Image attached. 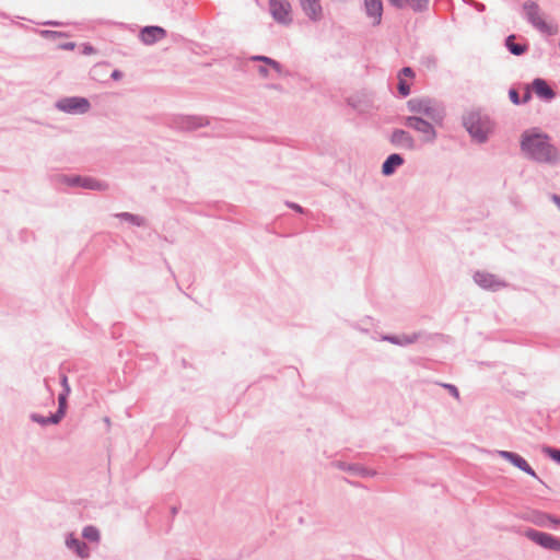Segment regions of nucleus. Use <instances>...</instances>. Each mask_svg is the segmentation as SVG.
<instances>
[{"label":"nucleus","mask_w":560,"mask_h":560,"mask_svg":"<svg viewBox=\"0 0 560 560\" xmlns=\"http://www.w3.org/2000/svg\"><path fill=\"white\" fill-rule=\"evenodd\" d=\"M521 147L523 152L539 162H552L558 158L557 150L549 143L548 136L535 129L522 136Z\"/></svg>","instance_id":"obj_1"},{"label":"nucleus","mask_w":560,"mask_h":560,"mask_svg":"<svg viewBox=\"0 0 560 560\" xmlns=\"http://www.w3.org/2000/svg\"><path fill=\"white\" fill-rule=\"evenodd\" d=\"M408 108L415 114L424 115L436 121L442 119V112L440 110L439 106L430 98H412L408 102Z\"/></svg>","instance_id":"obj_2"},{"label":"nucleus","mask_w":560,"mask_h":560,"mask_svg":"<svg viewBox=\"0 0 560 560\" xmlns=\"http://www.w3.org/2000/svg\"><path fill=\"white\" fill-rule=\"evenodd\" d=\"M526 15L529 21L541 32L548 34H556L557 27L551 23H547L539 13V8L536 3L530 2L524 5Z\"/></svg>","instance_id":"obj_3"},{"label":"nucleus","mask_w":560,"mask_h":560,"mask_svg":"<svg viewBox=\"0 0 560 560\" xmlns=\"http://www.w3.org/2000/svg\"><path fill=\"white\" fill-rule=\"evenodd\" d=\"M405 125L422 135V140L430 142L435 138L433 127L425 120L417 116H409L405 119Z\"/></svg>","instance_id":"obj_4"},{"label":"nucleus","mask_w":560,"mask_h":560,"mask_svg":"<svg viewBox=\"0 0 560 560\" xmlns=\"http://www.w3.org/2000/svg\"><path fill=\"white\" fill-rule=\"evenodd\" d=\"M270 12L273 19L282 24H289L291 18V4L287 0H269Z\"/></svg>","instance_id":"obj_5"},{"label":"nucleus","mask_w":560,"mask_h":560,"mask_svg":"<svg viewBox=\"0 0 560 560\" xmlns=\"http://www.w3.org/2000/svg\"><path fill=\"white\" fill-rule=\"evenodd\" d=\"M534 542L540 545L544 548L560 551V539L553 537L550 534L529 529L525 533Z\"/></svg>","instance_id":"obj_6"},{"label":"nucleus","mask_w":560,"mask_h":560,"mask_svg":"<svg viewBox=\"0 0 560 560\" xmlns=\"http://www.w3.org/2000/svg\"><path fill=\"white\" fill-rule=\"evenodd\" d=\"M89 106L88 100L83 97L65 98L58 103V107L68 113H84L89 109Z\"/></svg>","instance_id":"obj_7"},{"label":"nucleus","mask_w":560,"mask_h":560,"mask_svg":"<svg viewBox=\"0 0 560 560\" xmlns=\"http://www.w3.org/2000/svg\"><path fill=\"white\" fill-rule=\"evenodd\" d=\"M366 15L371 19L373 25H378L382 21L383 2L382 0H364Z\"/></svg>","instance_id":"obj_8"},{"label":"nucleus","mask_w":560,"mask_h":560,"mask_svg":"<svg viewBox=\"0 0 560 560\" xmlns=\"http://www.w3.org/2000/svg\"><path fill=\"white\" fill-rule=\"evenodd\" d=\"M499 455L503 457L504 459L509 460L511 464H513L515 467L520 468L521 470L525 471L526 474L536 477L535 471L532 469V467L528 465V463L518 454L508 452V451H500Z\"/></svg>","instance_id":"obj_9"},{"label":"nucleus","mask_w":560,"mask_h":560,"mask_svg":"<svg viewBox=\"0 0 560 560\" xmlns=\"http://www.w3.org/2000/svg\"><path fill=\"white\" fill-rule=\"evenodd\" d=\"M304 13L313 21H318L323 15L319 0H299Z\"/></svg>","instance_id":"obj_10"},{"label":"nucleus","mask_w":560,"mask_h":560,"mask_svg":"<svg viewBox=\"0 0 560 560\" xmlns=\"http://www.w3.org/2000/svg\"><path fill=\"white\" fill-rule=\"evenodd\" d=\"M466 127L469 133L478 141H483L490 131L487 124H481L479 120L475 121L472 118L466 121Z\"/></svg>","instance_id":"obj_11"},{"label":"nucleus","mask_w":560,"mask_h":560,"mask_svg":"<svg viewBox=\"0 0 560 560\" xmlns=\"http://www.w3.org/2000/svg\"><path fill=\"white\" fill-rule=\"evenodd\" d=\"M415 73L411 68H404L398 74V91L402 96H407L410 93V86Z\"/></svg>","instance_id":"obj_12"},{"label":"nucleus","mask_w":560,"mask_h":560,"mask_svg":"<svg viewBox=\"0 0 560 560\" xmlns=\"http://www.w3.org/2000/svg\"><path fill=\"white\" fill-rule=\"evenodd\" d=\"M164 37L165 31L159 26H147L141 32V39L147 45H151Z\"/></svg>","instance_id":"obj_13"},{"label":"nucleus","mask_w":560,"mask_h":560,"mask_svg":"<svg viewBox=\"0 0 560 560\" xmlns=\"http://www.w3.org/2000/svg\"><path fill=\"white\" fill-rule=\"evenodd\" d=\"M70 185H78L86 189L103 190L107 185L92 177H74L69 182Z\"/></svg>","instance_id":"obj_14"},{"label":"nucleus","mask_w":560,"mask_h":560,"mask_svg":"<svg viewBox=\"0 0 560 560\" xmlns=\"http://www.w3.org/2000/svg\"><path fill=\"white\" fill-rule=\"evenodd\" d=\"M532 88L536 95L539 96L540 98L549 101L555 97V92L542 79H535L532 83Z\"/></svg>","instance_id":"obj_15"},{"label":"nucleus","mask_w":560,"mask_h":560,"mask_svg":"<svg viewBox=\"0 0 560 560\" xmlns=\"http://www.w3.org/2000/svg\"><path fill=\"white\" fill-rule=\"evenodd\" d=\"M390 140L394 144L412 149L415 147V142L412 137L405 130L397 129L392 133Z\"/></svg>","instance_id":"obj_16"},{"label":"nucleus","mask_w":560,"mask_h":560,"mask_svg":"<svg viewBox=\"0 0 560 560\" xmlns=\"http://www.w3.org/2000/svg\"><path fill=\"white\" fill-rule=\"evenodd\" d=\"M404 160L399 154L389 155L386 161L383 163L382 172L385 175H390L394 173L395 168L402 164Z\"/></svg>","instance_id":"obj_17"},{"label":"nucleus","mask_w":560,"mask_h":560,"mask_svg":"<svg viewBox=\"0 0 560 560\" xmlns=\"http://www.w3.org/2000/svg\"><path fill=\"white\" fill-rule=\"evenodd\" d=\"M389 2L398 8L409 5L413 10H421L427 5L428 0H389Z\"/></svg>","instance_id":"obj_18"},{"label":"nucleus","mask_w":560,"mask_h":560,"mask_svg":"<svg viewBox=\"0 0 560 560\" xmlns=\"http://www.w3.org/2000/svg\"><path fill=\"white\" fill-rule=\"evenodd\" d=\"M475 280L480 287L486 289H494L497 284L494 278L487 273H477L475 276Z\"/></svg>","instance_id":"obj_19"},{"label":"nucleus","mask_w":560,"mask_h":560,"mask_svg":"<svg viewBox=\"0 0 560 560\" xmlns=\"http://www.w3.org/2000/svg\"><path fill=\"white\" fill-rule=\"evenodd\" d=\"M68 395L69 394H67V393H61L59 395V398H58V400H59V411H58V415L52 416L50 418V421L52 423H58L59 420L61 419V417L65 415V411H66V408H67V397H68Z\"/></svg>","instance_id":"obj_20"},{"label":"nucleus","mask_w":560,"mask_h":560,"mask_svg":"<svg viewBox=\"0 0 560 560\" xmlns=\"http://www.w3.org/2000/svg\"><path fill=\"white\" fill-rule=\"evenodd\" d=\"M67 544L69 547L74 548L80 557L84 558L88 556L86 546L83 542L77 539H70Z\"/></svg>","instance_id":"obj_21"},{"label":"nucleus","mask_w":560,"mask_h":560,"mask_svg":"<svg viewBox=\"0 0 560 560\" xmlns=\"http://www.w3.org/2000/svg\"><path fill=\"white\" fill-rule=\"evenodd\" d=\"M514 36L511 35L506 39V46L510 49V51L516 56L522 55L525 51V47L518 44H514Z\"/></svg>","instance_id":"obj_22"},{"label":"nucleus","mask_w":560,"mask_h":560,"mask_svg":"<svg viewBox=\"0 0 560 560\" xmlns=\"http://www.w3.org/2000/svg\"><path fill=\"white\" fill-rule=\"evenodd\" d=\"M83 536L89 540L97 541L100 538V533L97 528L93 526H88L83 530Z\"/></svg>","instance_id":"obj_23"},{"label":"nucleus","mask_w":560,"mask_h":560,"mask_svg":"<svg viewBox=\"0 0 560 560\" xmlns=\"http://www.w3.org/2000/svg\"><path fill=\"white\" fill-rule=\"evenodd\" d=\"M544 452L551 457L553 460L560 464V450H555L551 447H545Z\"/></svg>","instance_id":"obj_24"},{"label":"nucleus","mask_w":560,"mask_h":560,"mask_svg":"<svg viewBox=\"0 0 560 560\" xmlns=\"http://www.w3.org/2000/svg\"><path fill=\"white\" fill-rule=\"evenodd\" d=\"M255 59L261 60V61L266 62L267 65H269L270 67H272L275 70L280 71V65L277 61H275L268 57H256Z\"/></svg>","instance_id":"obj_25"},{"label":"nucleus","mask_w":560,"mask_h":560,"mask_svg":"<svg viewBox=\"0 0 560 560\" xmlns=\"http://www.w3.org/2000/svg\"><path fill=\"white\" fill-rule=\"evenodd\" d=\"M443 387H445L456 399H459V393L458 389L451 384H443Z\"/></svg>","instance_id":"obj_26"},{"label":"nucleus","mask_w":560,"mask_h":560,"mask_svg":"<svg viewBox=\"0 0 560 560\" xmlns=\"http://www.w3.org/2000/svg\"><path fill=\"white\" fill-rule=\"evenodd\" d=\"M510 100L515 104L518 105L522 101L520 100L518 93L516 90H510L509 92Z\"/></svg>","instance_id":"obj_27"},{"label":"nucleus","mask_w":560,"mask_h":560,"mask_svg":"<svg viewBox=\"0 0 560 560\" xmlns=\"http://www.w3.org/2000/svg\"><path fill=\"white\" fill-rule=\"evenodd\" d=\"M61 384L63 386V393L70 394V386H69V383H68V377L66 375H62Z\"/></svg>","instance_id":"obj_28"},{"label":"nucleus","mask_w":560,"mask_h":560,"mask_svg":"<svg viewBox=\"0 0 560 560\" xmlns=\"http://www.w3.org/2000/svg\"><path fill=\"white\" fill-rule=\"evenodd\" d=\"M94 52H95V50H94V48L91 45H84L83 46V54L91 55V54H94Z\"/></svg>","instance_id":"obj_29"},{"label":"nucleus","mask_w":560,"mask_h":560,"mask_svg":"<svg viewBox=\"0 0 560 560\" xmlns=\"http://www.w3.org/2000/svg\"><path fill=\"white\" fill-rule=\"evenodd\" d=\"M120 218L125 219V220H130V221H136L137 219L133 218L131 214L129 213H122L119 215Z\"/></svg>","instance_id":"obj_30"},{"label":"nucleus","mask_w":560,"mask_h":560,"mask_svg":"<svg viewBox=\"0 0 560 560\" xmlns=\"http://www.w3.org/2000/svg\"><path fill=\"white\" fill-rule=\"evenodd\" d=\"M529 100H530V92H529V91H527V92L525 93V95H524V97H523V101H522V102H523V103H527Z\"/></svg>","instance_id":"obj_31"},{"label":"nucleus","mask_w":560,"mask_h":560,"mask_svg":"<svg viewBox=\"0 0 560 560\" xmlns=\"http://www.w3.org/2000/svg\"><path fill=\"white\" fill-rule=\"evenodd\" d=\"M74 46H75V45H74L73 43H68V44H65V45L62 46V48H65V49H73V48H74Z\"/></svg>","instance_id":"obj_32"},{"label":"nucleus","mask_w":560,"mask_h":560,"mask_svg":"<svg viewBox=\"0 0 560 560\" xmlns=\"http://www.w3.org/2000/svg\"><path fill=\"white\" fill-rule=\"evenodd\" d=\"M553 201L558 206V208L560 209V196H553Z\"/></svg>","instance_id":"obj_33"},{"label":"nucleus","mask_w":560,"mask_h":560,"mask_svg":"<svg viewBox=\"0 0 560 560\" xmlns=\"http://www.w3.org/2000/svg\"><path fill=\"white\" fill-rule=\"evenodd\" d=\"M112 77L117 80V79L120 78V72L119 71H114Z\"/></svg>","instance_id":"obj_34"},{"label":"nucleus","mask_w":560,"mask_h":560,"mask_svg":"<svg viewBox=\"0 0 560 560\" xmlns=\"http://www.w3.org/2000/svg\"><path fill=\"white\" fill-rule=\"evenodd\" d=\"M34 420H35V421H38V422H43V423L45 422L43 419H39V418H37V417H35V416H34Z\"/></svg>","instance_id":"obj_35"},{"label":"nucleus","mask_w":560,"mask_h":560,"mask_svg":"<svg viewBox=\"0 0 560 560\" xmlns=\"http://www.w3.org/2000/svg\"><path fill=\"white\" fill-rule=\"evenodd\" d=\"M260 72L266 75V69H260Z\"/></svg>","instance_id":"obj_36"}]
</instances>
